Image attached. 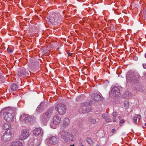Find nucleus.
Segmentation results:
<instances>
[{
  "instance_id": "obj_12",
  "label": "nucleus",
  "mask_w": 146,
  "mask_h": 146,
  "mask_svg": "<svg viewBox=\"0 0 146 146\" xmlns=\"http://www.w3.org/2000/svg\"><path fill=\"white\" fill-rule=\"evenodd\" d=\"M92 98L94 101H98L101 100V96L97 93H94L92 95Z\"/></svg>"
},
{
  "instance_id": "obj_32",
  "label": "nucleus",
  "mask_w": 146,
  "mask_h": 146,
  "mask_svg": "<svg viewBox=\"0 0 146 146\" xmlns=\"http://www.w3.org/2000/svg\"><path fill=\"white\" fill-rule=\"evenodd\" d=\"M143 66L144 68L146 69V64H144Z\"/></svg>"
},
{
  "instance_id": "obj_28",
  "label": "nucleus",
  "mask_w": 146,
  "mask_h": 146,
  "mask_svg": "<svg viewBox=\"0 0 146 146\" xmlns=\"http://www.w3.org/2000/svg\"><path fill=\"white\" fill-rule=\"evenodd\" d=\"M143 14L145 17H146V9L143 11Z\"/></svg>"
},
{
  "instance_id": "obj_11",
  "label": "nucleus",
  "mask_w": 146,
  "mask_h": 146,
  "mask_svg": "<svg viewBox=\"0 0 146 146\" xmlns=\"http://www.w3.org/2000/svg\"><path fill=\"white\" fill-rule=\"evenodd\" d=\"M111 91L113 92V94L114 96H117L119 94V89L116 86L113 88L112 89Z\"/></svg>"
},
{
  "instance_id": "obj_16",
  "label": "nucleus",
  "mask_w": 146,
  "mask_h": 146,
  "mask_svg": "<svg viewBox=\"0 0 146 146\" xmlns=\"http://www.w3.org/2000/svg\"><path fill=\"white\" fill-rule=\"evenodd\" d=\"M22 143L19 141H15L13 142L11 146H22Z\"/></svg>"
},
{
  "instance_id": "obj_19",
  "label": "nucleus",
  "mask_w": 146,
  "mask_h": 146,
  "mask_svg": "<svg viewBox=\"0 0 146 146\" xmlns=\"http://www.w3.org/2000/svg\"><path fill=\"white\" fill-rule=\"evenodd\" d=\"M9 128V126L8 124L5 123L4 124L3 126V129L6 130Z\"/></svg>"
},
{
  "instance_id": "obj_21",
  "label": "nucleus",
  "mask_w": 146,
  "mask_h": 146,
  "mask_svg": "<svg viewBox=\"0 0 146 146\" xmlns=\"http://www.w3.org/2000/svg\"><path fill=\"white\" fill-rule=\"evenodd\" d=\"M137 117L135 116H135L134 117L133 119V122L136 124L137 123Z\"/></svg>"
},
{
  "instance_id": "obj_4",
  "label": "nucleus",
  "mask_w": 146,
  "mask_h": 146,
  "mask_svg": "<svg viewBox=\"0 0 146 146\" xmlns=\"http://www.w3.org/2000/svg\"><path fill=\"white\" fill-rule=\"evenodd\" d=\"M92 105V103L91 102V100H88L85 102L84 104H82V106H85V107H84V109H80L79 110V112L82 114H85L88 113L91 111V109L90 108H87V106H91Z\"/></svg>"
},
{
  "instance_id": "obj_27",
  "label": "nucleus",
  "mask_w": 146,
  "mask_h": 146,
  "mask_svg": "<svg viewBox=\"0 0 146 146\" xmlns=\"http://www.w3.org/2000/svg\"><path fill=\"white\" fill-rule=\"evenodd\" d=\"M135 115L137 117V118H138L139 120L141 118V116L140 115L135 114Z\"/></svg>"
},
{
  "instance_id": "obj_24",
  "label": "nucleus",
  "mask_w": 146,
  "mask_h": 146,
  "mask_svg": "<svg viewBox=\"0 0 146 146\" xmlns=\"http://www.w3.org/2000/svg\"><path fill=\"white\" fill-rule=\"evenodd\" d=\"M7 51L9 54L11 53L13 51L11 48L9 47L7 48Z\"/></svg>"
},
{
  "instance_id": "obj_23",
  "label": "nucleus",
  "mask_w": 146,
  "mask_h": 146,
  "mask_svg": "<svg viewBox=\"0 0 146 146\" xmlns=\"http://www.w3.org/2000/svg\"><path fill=\"white\" fill-rule=\"evenodd\" d=\"M129 104L128 103L126 102V103H125L124 104V107L125 108V109H127L128 108V106H129Z\"/></svg>"
},
{
  "instance_id": "obj_20",
  "label": "nucleus",
  "mask_w": 146,
  "mask_h": 146,
  "mask_svg": "<svg viewBox=\"0 0 146 146\" xmlns=\"http://www.w3.org/2000/svg\"><path fill=\"white\" fill-rule=\"evenodd\" d=\"M112 115L113 116V121L115 122L116 121L115 117L117 116V113L115 112H113L112 113Z\"/></svg>"
},
{
  "instance_id": "obj_9",
  "label": "nucleus",
  "mask_w": 146,
  "mask_h": 146,
  "mask_svg": "<svg viewBox=\"0 0 146 146\" xmlns=\"http://www.w3.org/2000/svg\"><path fill=\"white\" fill-rule=\"evenodd\" d=\"M126 79L127 82L131 83L136 84L138 82L137 79L136 77L135 76L130 77L129 75H127L126 76Z\"/></svg>"
},
{
  "instance_id": "obj_29",
  "label": "nucleus",
  "mask_w": 146,
  "mask_h": 146,
  "mask_svg": "<svg viewBox=\"0 0 146 146\" xmlns=\"http://www.w3.org/2000/svg\"><path fill=\"white\" fill-rule=\"evenodd\" d=\"M106 121L107 122H111V120L110 119H108V118H107V119H106Z\"/></svg>"
},
{
  "instance_id": "obj_22",
  "label": "nucleus",
  "mask_w": 146,
  "mask_h": 146,
  "mask_svg": "<svg viewBox=\"0 0 146 146\" xmlns=\"http://www.w3.org/2000/svg\"><path fill=\"white\" fill-rule=\"evenodd\" d=\"M89 121L92 124L95 123L96 122V120L94 119H90Z\"/></svg>"
},
{
  "instance_id": "obj_38",
  "label": "nucleus",
  "mask_w": 146,
  "mask_h": 146,
  "mask_svg": "<svg viewBox=\"0 0 146 146\" xmlns=\"http://www.w3.org/2000/svg\"><path fill=\"white\" fill-rule=\"evenodd\" d=\"M11 110H12V109H11ZM15 110V109H14V110H14V111H15V110Z\"/></svg>"
},
{
  "instance_id": "obj_37",
  "label": "nucleus",
  "mask_w": 146,
  "mask_h": 146,
  "mask_svg": "<svg viewBox=\"0 0 146 146\" xmlns=\"http://www.w3.org/2000/svg\"><path fill=\"white\" fill-rule=\"evenodd\" d=\"M96 146H100L99 145H96Z\"/></svg>"
},
{
  "instance_id": "obj_33",
  "label": "nucleus",
  "mask_w": 146,
  "mask_h": 146,
  "mask_svg": "<svg viewBox=\"0 0 146 146\" xmlns=\"http://www.w3.org/2000/svg\"><path fill=\"white\" fill-rule=\"evenodd\" d=\"M112 131V132L113 133L115 132V130L114 129H113L111 130Z\"/></svg>"
},
{
  "instance_id": "obj_30",
  "label": "nucleus",
  "mask_w": 146,
  "mask_h": 146,
  "mask_svg": "<svg viewBox=\"0 0 146 146\" xmlns=\"http://www.w3.org/2000/svg\"><path fill=\"white\" fill-rule=\"evenodd\" d=\"M125 122V120L124 119H122L120 121L119 123H123Z\"/></svg>"
},
{
  "instance_id": "obj_18",
  "label": "nucleus",
  "mask_w": 146,
  "mask_h": 146,
  "mask_svg": "<svg viewBox=\"0 0 146 146\" xmlns=\"http://www.w3.org/2000/svg\"><path fill=\"white\" fill-rule=\"evenodd\" d=\"M11 89L12 90L15 91L18 89L17 86L15 84H12L11 87Z\"/></svg>"
},
{
  "instance_id": "obj_34",
  "label": "nucleus",
  "mask_w": 146,
  "mask_h": 146,
  "mask_svg": "<svg viewBox=\"0 0 146 146\" xmlns=\"http://www.w3.org/2000/svg\"><path fill=\"white\" fill-rule=\"evenodd\" d=\"M118 118L119 119H121V117H120V116H119L118 117Z\"/></svg>"
},
{
  "instance_id": "obj_3",
  "label": "nucleus",
  "mask_w": 146,
  "mask_h": 146,
  "mask_svg": "<svg viewBox=\"0 0 146 146\" xmlns=\"http://www.w3.org/2000/svg\"><path fill=\"white\" fill-rule=\"evenodd\" d=\"M53 109L51 108L46 113L43 114L41 118L42 123H43L44 121L46 123L48 120L53 113Z\"/></svg>"
},
{
  "instance_id": "obj_31",
  "label": "nucleus",
  "mask_w": 146,
  "mask_h": 146,
  "mask_svg": "<svg viewBox=\"0 0 146 146\" xmlns=\"http://www.w3.org/2000/svg\"><path fill=\"white\" fill-rule=\"evenodd\" d=\"M133 59L134 60H137L138 59L137 57L136 56H134L133 58Z\"/></svg>"
},
{
  "instance_id": "obj_17",
  "label": "nucleus",
  "mask_w": 146,
  "mask_h": 146,
  "mask_svg": "<svg viewBox=\"0 0 146 146\" xmlns=\"http://www.w3.org/2000/svg\"><path fill=\"white\" fill-rule=\"evenodd\" d=\"M70 122L69 119L68 118H66L64 119L63 124L65 127L69 125Z\"/></svg>"
},
{
  "instance_id": "obj_15",
  "label": "nucleus",
  "mask_w": 146,
  "mask_h": 146,
  "mask_svg": "<svg viewBox=\"0 0 146 146\" xmlns=\"http://www.w3.org/2000/svg\"><path fill=\"white\" fill-rule=\"evenodd\" d=\"M18 73V75L19 76H22L23 75H25L26 74V69L23 67L21 68L19 70Z\"/></svg>"
},
{
  "instance_id": "obj_36",
  "label": "nucleus",
  "mask_w": 146,
  "mask_h": 146,
  "mask_svg": "<svg viewBox=\"0 0 146 146\" xmlns=\"http://www.w3.org/2000/svg\"><path fill=\"white\" fill-rule=\"evenodd\" d=\"M145 126L146 127V123L145 124Z\"/></svg>"
},
{
  "instance_id": "obj_25",
  "label": "nucleus",
  "mask_w": 146,
  "mask_h": 146,
  "mask_svg": "<svg viewBox=\"0 0 146 146\" xmlns=\"http://www.w3.org/2000/svg\"><path fill=\"white\" fill-rule=\"evenodd\" d=\"M87 141L89 144H90L92 143V140L91 139L88 138L87 139Z\"/></svg>"
},
{
  "instance_id": "obj_7",
  "label": "nucleus",
  "mask_w": 146,
  "mask_h": 146,
  "mask_svg": "<svg viewBox=\"0 0 146 146\" xmlns=\"http://www.w3.org/2000/svg\"><path fill=\"white\" fill-rule=\"evenodd\" d=\"M61 137L63 138L66 142L68 141L70 138V136L72 139V140L74 139V137L73 135L70 136L68 133L64 131H62L60 133Z\"/></svg>"
},
{
  "instance_id": "obj_26",
  "label": "nucleus",
  "mask_w": 146,
  "mask_h": 146,
  "mask_svg": "<svg viewBox=\"0 0 146 146\" xmlns=\"http://www.w3.org/2000/svg\"><path fill=\"white\" fill-rule=\"evenodd\" d=\"M102 116L104 119H106L107 117V115L106 114L103 113L102 114Z\"/></svg>"
},
{
  "instance_id": "obj_6",
  "label": "nucleus",
  "mask_w": 146,
  "mask_h": 146,
  "mask_svg": "<svg viewBox=\"0 0 146 146\" xmlns=\"http://www.w3.org/2000/svg\"><path fill=\"white\" fill-rule=\"evenodd\" d=\"M30 135L29 131L28 129L23 130L21 132V135L19 139L22 140L27 139Z\"/></svg>"
},
{
  "instance_id": "obj_10",
  "label": "nucleus",
  "mask_w": 146,
  "mask_h": 146,
  "mask_svg": "<svg viewBox=\"0 0 146 146\" xmlns=\"http://www.w3.org/2000/svg\"><path fill=\"white\" fill-rule=\"evenodd\" d=\"M61 118L58 115H56L53 118V123L55 125H57L60 122Z\"/></svg>"
},
{
  "instance_id": "obj_8",
  "label": "nucleus",
  "mask_w": 146,
  "mask_h": 146,
  "mask_svg": "<svg viewBox=\"0 0 146 146\" xmlns=\"http://www.w3.org/2000/svg\"><path fill=\"white\" fill-rule=\"evenodd\" d=\"M20 120L25 123H28L31 121V117L28 114H23L20 117Z\"/></svg>"
},
{
  "instance_id": "obj_14",
  "label": "nucleus",
  "mask_w": 146,
  "mask_h": 146,
  "mask_svg": "<svg viewBox=\"0 0 146 146\" xmlns=\"http://www.w3.org/2000/svg\"><path fill=\"white\" fill-rule=\"evenodd\" d=\"M34 135L37 136L40 134L41 132V129L40 128H36L33 131Z\"/></svg>"
},
{
  "instance_id": "obj_13",
  "label": "nucleus",
  "mask_w": 146,
  "mask_h": 146,
  "mask_svg": "<svg viewBox=\"0 0 146 146\" xmlns=\"http://www.w3.org/2000/svg\"><path fill=\"white\" fill-rule=\"evenodd\" d=\"M58 140L57 138L53 136L49 139V143L51 145H55L57 143Z\"/></svg>"
},
{
  "instance_id": "obj_1",
  "label": "nucleus",
  "mask_w": 146,
  "mask_h": 146,
  "mask_svg": "<svg viewBox=\"0 0 146 146\" xmlns=\"http://www.w3.org/2000/svg\"><path fill=\"white\" fill-rule=\"evenodd\" d=\"M3 115L5 120L8 122H11L13 121L15 114L14 110L10 108H6L3 110Z\"/></svg>"
},
{
  "instance_id": "obj_35",
  "label": "nucleus",
  "mask_w": 146,
  "mask_h": 146,
  "mask_svg": "<svg viewBox=\"0 0 146 146\" xmlns=\"http://www.w3.org/2000/svg\"><path fill=\"white\" fill-rule=\"evenodd\" d=\"M145 58H146V53L145 54Z\"/></svg>"
},
{
  "instance_id": "obj_5",
  "label": "nucleus",
  "mask_w": 146,
  "mask_h": 146,
  "mask_svg": "<svg viewBox=\"0 0 146 146\" xmlns=\"http://www.w3.org/2000/svg\"><path fill=\"white\" fill-rule=\"evenodd\" d=\"M66 109V106L63 104H59L55 106V110L61 115H63L65 113Z\"/></svg>"
},
{
  "instance_id": "obj_2",
  "label": "nucleus",
  "mask_w": 146,
  "mask_h": 146,
  "mask_svg": "<svg viewBox=\"0 0 146 146\" xmlns=\"http://www.w3.org/2000/svg\"><path fill=\"white\" fill-rule=\"evenodd\" d=\"M14 135V131L13 129H8L4 133L1 137L2 141L5 142L10 141Z\"/></svg>"
}]
</instances>
